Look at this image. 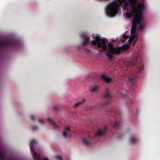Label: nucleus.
<instances>
[{
  "mask_svg": "<svg viewBox=\"0 0 160 160\" xmlns=\"http://www.w3.org/2000/svg\"><path fill=\"white\" fill-rule=\"evenodd\" d=\"M145 8L143 4H139L136 6L134 4L130 6V13H127L126 14L127 17L130 18L133 16V27H135L136 25L139 23L142 18V10Z\"/></svg>",
  "mask_w": 160,
  "mask_h": 160,
  "instance_id": "nucleus-1",
  "label": "nucleus"
},
{
  "mask_svg": "<svg viewBox=\"0 0 160 160\" xmlns=\"http://www.w3.org/2000/svg\"><path fill=\"white\" fill-rule=\"evenodd\" d=\"M93 38H95V39L92 41V44L94 45H97L98 47H102L103 50L107 49V47L105 46V38L101 39V36L98 34L92 35Z\"/></svg>",
  "mask_w": 160,
  "mask_h": 160,
  "instance_id": "nucleus-2",
  "label": "nucleus"
},
{
  "mask_svg": "<svg viewBox=\"0 0 160 160\" xmlns=\"http://www.w3.org/2000/svg\"><path fill=\"white\" fill-rule=\"evenodd\" d=\"M118 2L114 1L110 3L109 9L107 12V15L110 17H112L116 15L117 12Z\"/></svg>",
  "mask_w": 160,
  "mask_h": 160,
  "instance_id": "nucleus-3",
  "label": "nucleus"
},
{
  "mask_svg": "<svg viewBox=\"0 0 160 160\" xmlns=\"http://www.w3.org/2000/svg\"><path fill=\"white\" fill-rule=\"evenodd\" d=\"M121 50V48L120 47L114 48L111 43L108 45V52L111 53L117 54L120 52Z\"/></svg>",
  "mask_w": 160,
  "mask_h": 160,
  "instance_id": "nucleus-4",
  "label": "nucleus"
},
{
  "mask_svg": "<svg viewBox=\"0 0 160 160\" xmlns=\"http://www.w3.org/2000/svg\"><path fill=\"white\" fill-rule=\"evenodd\" d=\"M124 2V9H128V5L127 4L128 2H136V0H122V2Z\"/></svg>",
  "mask_w": 160,
  "mask_h": 160,
  "instance_id": "nucleus-5",
  "label": "nucleus"
},
{
  "mask_svg": "<svg viewBox=\"0 0 160 160\" xmlns=\"http://www.w3.org/2000/svg\"><path fill=\"white\" fill-rule=\"evenodd\" d=\"M136 32L135 29L134 28H133L131 30V36L130 37V39L133 40L136 38H137V36L136 35H134Z\"/></svg>",
  "mask_w": 160,
  "mask_h": 160,
  "instance_id": "nucleus-6",
  "label": "nucleus"
},
{
  "mask_svg": "<svg viewBox=\"0 0 160 160\" xmlns=\"http://www.w3.org/2000/svg\"><path fill=\"white\" fill-rule=\"evenodd\" d=\"M34 142H35V141H32L30 142V148L31 151V152L32 154L33 155H36V153L33 150V148H31V147L33 145V144L34 143Z\"/></svg>",
  "mask_w": 160,
  "mask_h": 160,
  "instance_id": "nucleus-7",
  "label": "nucleus"
},
{
  "mask_svg": "<svg viewBox=\"0 0 160 160\" xmlns=\"http://www.w3.org/2000/svg\"><path fill=\"white\" fill-rule=\"evenodd\" d=\"M82 37L85 40V41L83 42V44H84L87 43V42L88 40V37L84 36H82Z\"/></svg>",
  "mask_w": 160,
  "mask_h": 160,
  "instance_id": "nucleus-8",
  "label": "nucleus"
},
{
  "mask_svg": "<svg viewBox=\"0 0 160 160\" xmlns=\"http://www.w3.org/2000/svg\"><path fill=\"white\" fill-rule=\"evenodd\" d=\"M129 47V46L127 44H125L123 45L121 48L122 50V49L123 50H127L128 48Z\"/></svg>",
  "mask_w": 160,
  "mask_h": 160,
  "instance_id": "nucleus-9",
  "label": "nucleus"
},
{
  "mask_svg": "<svg viewBox=\"0 0 160 160\" xmlns=\"http://www.w3.org/2000/svg\"><path fill=\"white\" fill-rule=\"evenodd\" d=\"M104 79L105 81L108 82H110L112 81L111 78L109 77H105Z\"/></svg>",
  "mask_w": 160,
  "mask_h": 160,
  "instance_id": "nucleus-10",
  "label": "nucleus"
},
{
  "mask_svg": "<svg viewBox=\"0 0 160 160\" xmlns=\"http://www.w3.org/2000/svg\"><path fill=\"white\" fill-rule=\"evenodd\" d=\"M106 55L108 57V58L109 59H112V56L111 55H110V54H108V53H106Z\"/></svg>",
  "mask_w": 160,
  "mask_h": 160,
  "instance_id": "nucleus-11",
  "label": "nucleus"
},
{
  "mask_svg": "<svg viewBox=\"0 0 160 160\" xmlns=\"http://www.w3.org/2000/svg\"><path fill=\"white\" fill-rule=\"evenodd\" d=\"M98 134L99 135H102V132L101 130H99L98 132Z\"/></svg>",
  "mask_w": 160,
  "mask_h": 160,
  "instance_id": "nucleus-12",
  "label": "nucleus"
},
{
  "mask_svg": "<svg viewBox=\"0 0 160 160\" xmlns=\"http://www.w3.org/2000/svg\"><path fill=\"white\" fill-rule=\"evenodd\" d=\"M97 90V89L96 88H94L92 89L91 90V91L92 92H94V91H95L96 90Z\"/></svg>",
  "mask_w": 160,
  "mask_h": 160,
  "instance_id": "nucleus-13",
  "label": "nucleus"
},
{
  "mask_svg": "<svg viewBox=\"0 0 160 160\" xmlns=\"http://www.w3.org/2000/svg\"><path fill=\"white\" fill-rule=\"evenodd\" d=\"M143 27V25H140L139 26V28L140 29H142V28Z\"/></svg>",
  "mask_w": 160,
  "mask_h": 160,
  "instance_id": "nucleus-14",
  "label": "nucleus"
},
{
  "mask_svg": "<svg viewBox=\"0 0 160 160\" xmlns=\"http://www.w3.org/2000/svg\"><path fill=\"white\" fill-rule=\"evenodd\" d=\"M81 103V102H78L77 103L75 104V106H77L78 105H79Z\"/></svg>",
  "mask_w": 160,
  "mask_h": 160,
  "instance_id": "nucleus-15",
  "label": "nucleus"
},
{
  "mask_svg": "<svg viewBox=\"0 0 160 160\" xmlns=\"http://www.w3.org/2000/svg\"><path fill=\"white\" fill-rule=\"evenodd\" d=\"M63 134L64 136L65 137L67 135V133H66V132H63Z\"/></svg>",
  "mask_w": 160,
  "mask_h": 160,
  "instance_id": "nucleus-16",
  "label": "nucleus"
},
{
  "mask_svg": "<svg viewBox=\"0 0 160 160\" xmlns=\"http://www.w3.org/2000/svg\"><path fill=\"white\" fill-rule=\"evenodd\" d=\"M43 160H48V159L47 158H44Z\"/></svg>",
  "mask_w": 160,
  "mask_h": 160,
  "instance_id": "nucleus-17",
  "label": "nucleus"
},
{
  "mask_svg": "<svg viewBox=\"0 0 160 160\" xmlns=\"http://www.w3.org/2000/svg\"><path fill=\"white\" fill-rule=\"evenodd\" d=\"M66 129H67L68 130H69V128H66Z\"/></svg>",
  "mask_w": 160,
  "mask_h": 160,
  "instance_id": "nucleus-18",
  "label": "nucleus"
},
{
  "mask_svg": "<svg viewBox=\"0 0 160 160\" xmlns=\"http://www.w3.org/2000/svg\"><path fill=\"white\" fill-rule=\"evenodd\" d=\"M129 38V36H127V37L126 38Z\"/></svg>",
  "mask_w": 160,
  "mask_h": 160,
  "instance_id": "nucleus-19",
  "label": "nucleus"
},
{
  "mask_svg": "<svg viewBox=\"0 0 160 160\" xmlns=\"http://www.w3.org/2000/svg\"><path fill=\"white\" fill-rule=\"evenodd\" d=\"M136 40H135V42H134V43H133V45H134L135 44V42H136Z\"/></svg>",
  "mask_w": 160,
  "mask_h": 160,
  "instance_id": "nucleus-20",
  "label": "nucleus"
}]
</instances>
